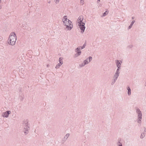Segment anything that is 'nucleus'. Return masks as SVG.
Masks as SVG:
<instances>
[{"mask_svg": "<svg viewBox=\"0 0 146 146\" xmlns=\"http://www.w3.org/2000/svg\"><path fill=\"white\" fill-rule=\"evenodd\" d=\"M17 40V36L15 32H12L10 35L8 40V43L12 46L14 45L15 43Z\"/></svg>", "mask_w": 146, "mask_h": 146, "instance_id": "obj_1", "label": "nucleus"}, {"mask_svg": "<svg viewBox=\"0 0 146 146\" xmlns=\"http://www.w3.org/2000/svg\"><path fill=\"white\" fill-rule=\"evenodd\" d=\"M83 19V17L82 15L80 16L77 19V21L79 23L78 26L81 30V33H83L84 31L85 27L84 26L85 23L82 22Z\"/></svg>", "mask_w": 146, "mask_h": 146, "instance_id": "obj_2", "label": "nucleus"}, {"mask_svg": "<svg viewBox=\"0 0 146 146\" xmlns=\"http://www.w3.org/2000/svg\"><path fill=\"white\" fill-rule=\"evenodd\" d=\"M136 113L137 115V122L140 125L141 124L142 118V114L141 111L138 108H136Z\"/></svg>", "mask_w": 146, "mask_h": 146, "instance_id": "obj_3", "label": "nucleus"}, {"mask_svg": "<svg viewBox=\"0 0 146 146\" xmlns=\"http://www.w3.org/2000/svg\"><path fill=\"white\" fill-rule=\"evenodd\" d=\"M28 121L27 120H24L23 123V126L24 128V131L25 135H27L29 133V126L28 124Z\"/></svg>", "mask_w": 146, "mask_h": 146, "instance_id": "obj_4", "label": "nucleus"}, {"mask_svg": "<svg viewBox=\"0 0 146 146\" xmlns=\"http://www.w3.org/2000/svg\"><path fill=\"white\" fill-rule=\"evenodd\" d=\"M63 24L64 25H66L70 23H72V22L67 19V16H64L62 19Z\"/></svg>", "mask_w": 146, "mask_h": 146, "instance_id": "obj_5", "label": "nucleus"}, {"mask_svg": "<svg viewBox=\"0 0 146 146\" xmlns=\"http://www.w3.org/2000/svg\"><path fill=\"white\" fill-rule=\"evenodd\" d=\"M122 63V62L121 61L119 60H115V64L117 68L116 70H118V71H120V69H121V64Z\"/></svg>", "mask_w": 146, "mask_h": 146, "instance_id": "obj_6", "label": "nucleus"}, {"mask_svg": "<svg viewBox=\"0 0 146 146\" xmlns=\"http://www.w3.org/2000/svg\"><path fill=\"white\" fill-rule=\"evenodd\" d=\"M80 47H78L75 49V52H76L74 56V57H78L80 55L81 53V52L80 51Z\"/></svg>", "mask_w": 146, "mask_h": 146, "instance_id": "obj_7", "label": "nucleus"}, {"mask_svg": "<svg viewBox=\"0 0 146 146\" xmlns=\"http://www.w3.org/2000/svg\"><path fill=\"white\" fill-rule=\"evenodd\" d=\"M92 57L91 56H89L88 58H87L84 60L83 61V63L85 65L87 64L92 60Z\"/></svg>", "mask_w": 146, "mask_h": 146, "instance_id": "obj_8", "label": "nucleus"}, {"mask_svg": "<svg viewBox=\"0 0 146 146\" xmlns=\"http://www.w3.org/2000/svg\"><path fill=\"white\" fill-rule=\"evenodd\" d=\"M120 72L119 71H118V70H116L113 76V79L117 80L118 77L119 76Z\"/></svg>", "mask_w": 146, "mask_h": 146, "instance_id": "obj_9", "label": "nucleus"}, {"mask_svg": "<svg viewBox=\"0 0 146 146\" xmlns=\"http://www.w3.org/2000/svg\"><path fill=\"white\" fill-rule=\"evenodd\" d=\"M11 113L10 111H7L5 112H4L2 114V116L4 117H7Z\"/></svg>", "mask_w": 146, "mask_h": 146, "instance_id": "obj_10", "label": "nucleus"}, {"mask_svg": "<svg viewBox=\"0 0 146 146\" xmlns=\"http://www.w3.org/2000/svg\"><path fill=\"white\" fill-rule=\"evenodd\" d=\"M66 26V29H67L68 30H70L73 28V26L72 23L67 25H64Z\"/></svg>", "mask_w": 146, "mask_h": 146, "instance_id": "obj_11", "label": "nucleus"}, {"mask_svg": "<svg viewBox=\"0 0 146 146\" xmlns=\"http://www.w3.org/2000/svg\"><path fill=\"white\" fill-rule=\"evenodd\" d=\"M127 94L128 96H130L131 94V90L129 86L127 87Z\"/></svg>", "mask_w": 146, "mask_h": 146, "instance_id": "obj_12", "label": "nucleus"}, {"mask_svg": "<svg viewBox=\"0 0 146 146\" xmlns=\"http://www.w3.org/2000/svg\"><path fill=\"white\" fill-rule=\"evenodd\" d=\"M121 139L118 140L116 143L117 146H123L122 143L121 142Z\"/></svg>", "mask_w": 146, "mask_h": 146, "instance_id": "obj_13", "label": "nucleus"}, {"mask_svg": "<svg viewBox=\"0 0 146 146\" xmlns=\"http://www.w3.org/2000/svg\"><path fill=\"white\" fill-rule=\"evenodd\" d=\"M70 134L69 133H67L64 137V141H66L68 137H69Z\"/></svg>", "mask_w": 146, "mask_h": 146, "instance_id": "obj_14", "label": "nucleus"}, {"mask_svg": "<svg viewBox=\"0 0 146 146\" xmlns=\"http://www.w3.org/2000/svg\"><path fill=\"white\" fill-rule=\"evenodd\" d=\"M86 46V44L85 43L82 46H78V47H80V50H81V49H82L84 48L85 47V46Z\"/></svg>", "mask_w": 146, "mask_h": 146, "instance_id": "obj_15", "label": "nucleus"}, {"mask_svg": "<svg viewBox=\"0 0 146 146\" xmlns=\"http://www.w3.org/2000/svg\"><path fill=\"white\" fill-rule=\"evenodd\" d=\"M145 136V133L143 132L141 134L140 136V138L141 139H143V138Z\"/></svg>", "mask_w": 146, "mask_h": 146, "instance_id": "obj_16", "label": "nucleus"}, {"mask_svg": "<svg viewBox=\"0 0 146 146\" xmlns=\"http://www.w3.org/2000/svg\"><path fill=\"white\" fill-rule=\"evenodd\" d=\"M59 63L61 64H63V61L62 60V58L61 57L59 58Z\"/></svg>", "mask_w": 146, "mask_h": 146, "instance_id": "obj_17", "label": "nucleus"}, {"mask_svg": "<svg viewBox=\"0 0 146 146\" xmlns=\"http://www.w3.org/2000/svg\"><path fill=\"white\" fill-rule=\"evenodd\" d=\"M62 64H60L59 63L58 64H57V65H56V66L55 67V68H59L60 67V66H61Z\"/></svg>", "mask_w": 146, "mask_h": 146, "instance_id": "obj_18", "label": "nucleus"}, {"mask_svg": "<svg viewBox=\"0 0 146 146\" xmlns=\"http://www.w3.org/2000/svg\"><path fill=\"white\" fill-rule=\"evenodd\" d=\"M108 12L107 11H106L102 15V17H104L107 15L108 13Z\"/></svg>", "mask_w": 146, "mask_h": 146, "instance_id": "obj_19", "label": "nucleus"}, {"mask_svg": "<svg viewBox=\"0 0 146 146\" xmlns=\"http://www.w3.org/2000/svg\"><path fill=\"white\" fill-rule=\"evenodd\" d=\"M117 80L115 79H113L112 80V82H111V85H113V84L115 83V82Z\"/></svg>", "mask_w": 146, "mask_h": 146, "instance_id": "obj_20", "label": "nucleus"}, {"mask_svg": "<svg viewBox=\"0 0 146 146\" xmlns=\"http://www.w3.org/2000/svg\"><path fill=\"white\" fill-rule=\"evenodd\" d=\"M85 65L83 63H82L81 64H80L79 66L80 67H82L84 66Z\"/></svg>", "mask_w": 146, "mask_h": 146, "instance_id": "obj_21", "label": "nucleus"}, {"mask_svg": "<svg viewBox=\"0 0 146 146\" xmlns=\"http://www.w3.org/2000/svg\"><path fill=\"white\" fill-rule=\"evenodd\" d=\"M133 47V46L132 45H130L127 46V48H132Z\"/></svg>", "mask_w": 146, "mask_h": 146, "instance_id": "obj_22", "label": "nucleus"}, {"mask_svg": "<svg viewBox=\"0 0 146 146\" xmlns=\"http://www.w3.org/2000/svg\"><path fill=\"white\" fill-rule=\"evenodd\" d=\"M80 3L82 5H83L84 4V1H81L80 0Z\"/></svg>", "mask_w": 146, "mask_h": 146, "instance_id": "obj_23", "label": "nucleus"}, {"mask_svg": "<svg viewBox=\"0 0 146 146\" xmlns=\"http://www.w3.org/2000/svg\"><path fill=\"white\" fill-rule=\"evenodd\" d=\"M59 0H54V1L56 4H57L59 2Z\"/></svg>", "mask_w": 146, "mask_h": 146, "instance_id": "obj_24", "label": "nucleus"}, {"mask_svg": "<svg viewBox=\"0 0 146 146\" xmlns=\"http://www.w3.org/2000/svg\"><path fill=\"white\" fill-rule=\"evenodd\" d=\"M132 27V26L130 25L129 26V27H128V29H131V28Z\"/></svg>", "mask_w": 146, "mask_h": 146, "instance_id": "obj_25", "label": "nucleus"}, {"mask_svg": "<svg viewBox=\"0 0 146 146\" xmlns=\"http://www.w3.org/2000/svg\"><path fill=\"white\" fill-rule=\"evenodd\" d=\"M135 22V21L134 20L133 21H132V23H134Z\"/></svg>", "mask_w": 146, "mask_h": 146, "instance_id": "obj_26", "label": "nucleus"}, {"mask_svg": "<svg viewBox=\"0 0 146 146\" xmlns=\"http://www.w3.org/2000/svg\"><path fill=\"white\" fill-rule=\"evenodd\" d=\"M133 24H134V23H132V22H131L130 24V25L132 26Z\"/></svg>", "mask_w": 146, "mask_h": 146, "instance_id": "obj_27", "label": "nucleus"}, {"mask_svg": "<svg viewBox=\"0 0 146 146\" xmlns=\"http://www.w3.org/2000/svg\"><path fill=\"white\" fill-rule=\"evenodd\" d=\"M144 131L146 132V128L145 127H144Z\"/></svg>", "mask_w": 146, "mask_h": 146, "instance_id": "obj_28", "label": "nucleus"}, {"mask_svg": "<svg viewBox=\"0 0 146 146\" xmlns=\"http://www.w3.org/2000/svg\"><path fill=\"white\" fill-rule=\"evenodd\" d=\"M100 1V0H98V1H97V3H98Z\"/></svg>", "mask_w": 146, "mask_h": 146, "instance_id": "obj_29", "label": "nucleus"}, {"mask_svg": "<svg viewBox=\"0 0 146 146\" xmlns=\"http://www.w3.org/2000/svg\"><path fill=\"white\" fill-rule=\"evenodd\" d=\"M135 18V17H131V19H133Z\"/></svg>", "mask_w": 146, "mask_h": 146, "instance_id": "obj_30", "label": "nucleus"}, {"mask_svg": "<svg viewBox=\"0 0 146 146\" xmlns=\"http://www.w3.org/2000/svg\"><path fill=\"white\" fill-rule=\"evenodd\" d=\"M49 64H47L46 66L48 68L49 67Z\"/></svg>", "mask_w": 146, "mask_h": 146, "instance_id": "obj_31", "label": "nucleus"}, {"mask_svg": "<svg viewBox=\"0 0 146 146\" xmlns=\"http://www.w3.org/2000/svg\"><path fill=\"white\" fill-rule=\"evenodd\" d=\"M50 3V1H49V2H48V3Z\"/></svg>", "mask_w": 146, "mask_h": 146, "instance_id": "obj_32", "label": "nucleus"}, {"mask_svg": "<svg viewBox=\"0 0 146 146\" xmlns=\"http://www.w3.org/2000/svg\"><path fill=\"white\" fill-rule=\"evenodd\" d=\"M36 130H35V132H36Z\"/></svg>", "mask_w": 146, "mask_h": 146, "instance_id": "obj_33", "label": "nucleus"}, {"mask_svg": "<svg viewBox=\"0 0 146 146\" xmlns=\"http://www.w3.org/2000/svg\"><path fill=\"white\" fill-rule=\"evenodd\" d=\"M1 2V1L0 0V2Z\"/></svg>", "mask_w": 146, "mask_h": 146, "instance_id": "obj_34", "label": "nucleus"}]
</instances>
